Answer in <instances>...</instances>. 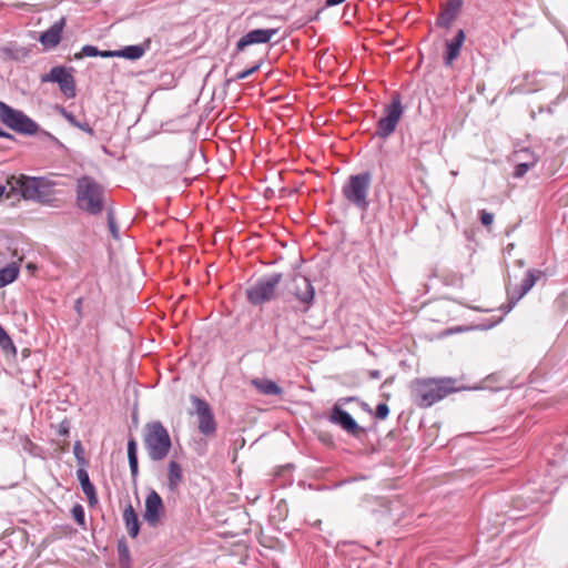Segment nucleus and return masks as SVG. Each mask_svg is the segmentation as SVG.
<instances>
[{
  "instance_id": "f257e3e1",
  "label": "nucleus",
  "mask_w": 568,
  "mask_h": 568,
  "mask_svg": "<svg viewBox=\"0 0 568 568\" xmlns=\"http://www.w3.org/2000/svg\"><path fill=\"white\" fill-rule=\"evenodd\" d=\"M458 390L457 382L452 378H419L412 383L413 399L424 408Z\"/></svg>"
},
{
  "instance_id": "f03ea898",
  "label": "nucleus",
  "mask_w": 568,
  "mask_h": 568,
  "mask_svg": "<svg viewBox=\"0 0 568 568\" xmlns=\"http://www.w3.org/2000/svg\"><path fill=\"white\" fill-rule=\"evenodd\" d=\"M12 191L20 192L24 200H32L41 204L51 205L55 200L57 183L47 178H31L27 175H12L8 180Z\"/></svg>"
},
{
  "instance_id": "7ed1b4c3",
  "label": "nucleus",
  "mask_w": 568,
  "mask_h": 568,
  "mask_svg": "<svg viewBox=\"0 0 568 568\" xmlns=\"http://www.w3.org/2000/svg\"><path fill=\"white\" fill-rule=\"evenodd\" d=\"M103 187L92 178L82 176L77 183V205L90 214H98L103 210Z\"/></svg>"
},
{
  "instance_id": "20e7f679",
  "label": "nucleus",
  "mask_w": 568,
  "mask_h": 568,
  "mask_svg": "<svg viewBox=\"0 0 568 568\" xmlns=\"http://www.w3.org/2000/svg\"><path fill=\"white\" fill-rule=\"evenodd\" d=\"M144 445L152 460L164 459L171 449V438L166 428L160 422L146 424Z\"/></svg>"
},
{
  "instance_id": "39448f33",
  "label": "nucleus",
  "mask_w": 568,
  "mask_h": 568,
  "mask_svg": "<svg viewBox=\"0 0 568 568\" xmlns=\"http://www.w3.org/2000/svg\"><path fill=\"white\" fill-rule=\"evenodd\" d=\"M369 187L371 175L366 172L351 175L343 185L342 193L351 204L364 212L368 207L367 195Z\"/></svg>"
},
{
  "instance_id": "423d86ee",
  "label": "nucleus",
  "mask_w": 568,
  "mask_h": 568,
  "mask_svg": "<svg viewBox=\"0 0 568 568\" xmlns=\"http://www.w3.org/2000/svg\"><path fill=\"white\" fill-rule=\"evenodd\" d=\"M404 113L402 100L398 94L393 95L389 103L383 108V114L377 121L375 135L381 139H386L392 135Z\"/></svg>"
},
{
  "instance_id": "0eeeda50",
  "label": "nucleus",
  "mask_w": 568,
  "mask_h": 568,
  "mask_svg": "<svg viewBox=\"0 0 568 568\" xmlns=\"http://www.w3.org/2000/svg\"><path fill=\"white\" fill-rule=\"evenodd\" d=\"M0 119L8 128L18 133L33 135L39 131L37 122L2 101H0Z\"/></svg>"
},
{
  "instance_id": "6e6552de",
  "label": "nucleus",
  "mask_w": 568,
  "mask_h": 568,
  "mask_svg": "<svg viewBox=\"0 0 568 568\" xmlns=\"http://www.w3.org/2000/svg\"><path fill=\"white\" fill-rule=\"evenodd\" d=\"M281 274H272L257 281L246 292L247 300L254 305L271 301L281 282Z\"/></svg>"
},
{
  "instance_id": "1a4fd4ad",
  "label": "nucleus",
  "mask_w": 568,
  "mask_h": 568,
  "mask_svg": "<svg viewBox=\"0 0 568 568\" xmlns=\"http://www.w3.org/2000/svg\"><path fill=\"white\" fill-rule=\"evenodd\" d=\"M197 416L199 432L204 436H213L216 433V422L210 404L197 396L190 397Z\"/></svg>"
},
{
  "instance_id": "9d476101",
  "label": "nucleus",
  "mask_w": 568,
  "mask_h": 568,
  "mask_svg": "<svg viewBox=\"0 0 568 568\" xmlns=\"http://www.w3.org/2000/svg\"><path fill=\"white\" fill-rule=\"evenodd\" d=\"M42 82H54L59 84L60 91L67 98L75 97V81L72 73L64 67H54L49 73L41 77Z\"/></svg>"
},
{
  "instance_id": "9b49d317",
  "label": "nucleus",
  "mask_w": 568,
  "mask_h": 568,
  "mask_svg": "<svg viewBox=\"0 0 568 568\" xmlns=\"http://www.w3.org/2000/svg\"><path fill=\"white\" fill-rule=\"evenodd\" d=\"M165 516V508L161 496L155 491L151 490L144 504L143 518L150 527H158L162 524Z\"/></svg>"
},
{
  "instance_id": "f8f14e48",
  "label": "nucleus",
  "mask_w": 568,
  "mask_h": 568,
  "mask_svg": "<svg viewBox=\"0 0 568 568\" xmlns=\"http://www.w3.org/2000/svg\"><path fill=\"white\" fill-rule=\"evenodd\" d=\"M277 33V29H255L244 34L236 43V49L243 51L252 44L267 43Z\"/></svg>"
},
{
  "instance_id": "ddd939ff",
  "label": "nucleus",
  "mask_w": 568,
  "mask_h": 568,
  "mask_svg": "<svg viewBox=\"0 0 568 568\" xmlns=\"http://www.w3.org/2000/svg\"><path fill=\"white\" fill-rule=\"evenodd\" d=\"M462 11V0H447L440 8L437 24L449 28Z\"/></svg>"
},
{
  "instance_id": "4468645a",
  "label": "nucleus",
  "mask_w": 568,
  "mask_h": 568,
  "mask_svg": "<svg viewBox=\"0 0 568 568\" xmlns=\"http://www.w3.org/2000/svg\"><path fill=\"white\" fill-rule=\"evenodd\" d=\"M462 49V29H459L452 39L444 42L442 58L446 67H452L454 61L459 57Z\"/></svg>"
},
{
  "instance_id": "2eb2a0df",
  "label": "nucleus",
  "mask_w": 568,
  "mask_h": 568,
  "mask_svg": "<svg viewBox=\"0 0 568 568\" xmlns=\"http://www.w3.org/2000/svg\"><path fill=\"white\" fill-rule=\"evenodd\" d=\"M64 26L65 19L61 18L59 21L54 22L47 31H44L40 36V42L45 48H54L55 45H58L61 40Z\"/></svg>"
},
{
  "instance_id": "dca6fc26",
  "label": "nucleus",
  "mask_w": 568,
  "mask_h": 568,
  "mask_svg": "<svg viewBox=\"0 0 568 568\" xmlns=\"http://www.w3.org/2000/svg\"><path fill=\"white\" fill-rule=\"evenodd\" d=\"M295 296L304 304L310 305L314 300V287L305 276L294 278Z\"/></svg>"
},
{
  "instance_id": "f3484780",
  "label": "nucleus",
  "mask_w": 568,
  "mask_h": 568,
  "mask_svg": "<svg viewBox=\"0 0 568 568\" xmlns=\"http://www.w3.org/2000/svg\"><path fill=\"white\" fill-rule=\"evenodd\" d=\"M331 420L351 434H355L358 429V425L354 418L346 410L339 407H334Z\"/></svg>"
},
{
  "instance_id": "a211bd4d",
  "label": "nucleus",
  "mask_w": 568,
  "mask_h": 568,
  "mask_svg": "<svg viewBox=\"0 0 568 568\" xmlns=\"http://www.w3.org/2000/svg\"><path fill=\"white\" fill-rule=\"evenodd\" d=\"M77 477L87 496L88 503L91 506L95 505L98 503L97 491L93 484L90 481L88 471L84 468H79L77 470Z\"/></svg>"
},
{
  "instance_id": "6ab92c4d",
  "label": "nucleus",
  "mask_w": 568,
  "mask_h": 568,
  "mask_svg": "<svg viewBox=\"0 0 568 568\" xmlns=\"http://www.w3.org/2000/svg\"><path fill=\"white\" fill-rule=\"evenodd\" d=\"M251 384L262 395L280 396L283 393V389L275 382L267 378H253Z\"/></svg>"
},
{
  "instance_id": "aec40b11",
  "label": "nucleus",
  "mask_w": 568,
  "mask_h": 568,
  "mask_svg": "<svg viewBox=\"0 0 568 568\" xmlns=\"http://www.w3.org/2000/svg\"><path fill=\"white\" fill-rule=\"evenodd\" d=\"M122 517L128 534L130 535V537L135 538L140 531V521L132 505L125 507Z\"/></svg>"
},
{
  "instance_id": "412c9836",
  "label": "nucleus",
  "mask_w": 568,
  "mask_h": 568,
  "mask_svg": "<svg viewBox=\"0 0 568 568\" xmlns=\"http://www.w3.org/2000/svg\"><path fill=\"white\" fill-rule=\"evenodd\" d=\"M183 483V470L179 463L171 460L168 465V487L176 491Z\"/></svg>"
},
{
  "instance_id": "4be33fe9",
  "label": "nucleus",
  "mask_w": 568,
  "mask_h": 568,
  "mask_svg": "<svg viewBox=\"0 0 568 568\" xmlns=\"http://www.w3.org/2000/svg\"><path fill=\"white\" fill-rule=\"evenodd\" d=\"M144 49L141 45H129L119 51H103L102 57H121L130 60H136L142 58Z\"/></svg>"
},
{
  "instance_id": "5701e85b",
  "label": "nucleus",
  "mask_w": 568,
  "mask_h": 568,
  "mask_svg": "<svg viewBox=\"0 0 568 568\" xmlns=\"http://www.w3.org/2000/svg\"><path fill=\"white\" fill-rule=\"evenodd\" d=\"M20 268L16 263L8 264L0 268V288L14 282L19 276Z\"/></svg>"
},
{
  "instance_id": "b1692460",
  "label": "nucleus",
  "mask_w": 568,
  "mask_h": 568,
  "mask_svg": "<svg viewBox=\"0 0 568 568\" xmlns=\"http://www.w3.org/2000/svg\"><path fill=\"white\" fill-rule=\"evenodd\" d=\"M118 556L121 568H131L130 550L124 541L118 544Z\"/></svg>"
},
{
  "instance_id": "393cba45",
  "label": "nucleus",
  "mask_w": 568,
  "mask_h": 568,
  "mask_svg": "<svg viewBox=\"0 0 568 568\" xmlns=\"http://www.w3.org/2000/svg\"><path fill=\"white\" fill-rule=\"evenodd\" d=\"M62 115L64 116V119L73 126L89 133L90 135H93L94 134V131L93 129L90 126V124L88 122H80L75 119V116L70 113V112H67L65 110L62 111Z\"/></svg>"
},
{
  "instance_id": "a878e982",
  "label": "nucleus",
  "mask_w": 568,
  "mask_h": 568,
  "mask_svg": "<svg viewBox=\"0 0 568 568\" xmlns=\"http://www.w3.org/2000/svg\"><path fill=\"white\" fill-rule=\"evenodd\" d=\"M536 278L534 273L529 272L521 282V292L518 298L523 297L535 284Z\"/></svg>"
},
{
  "instance_id": "bb28decb",
  "label": "nucleus",
  "mask_w": 568,
  "mask_h": 568,
  "mask_svg": "<svg viewBox=\"0 0 568 568\" xmlns=\"http://www.w3.org/2000/svg\"><path fill=\"white\" fill-rule=\"evenodd\" d=\"M0 346L2 348L13 347V342L4 331V328L0 325Z\"/></svg>"
},
{
  "instance_id": "cd10ccee",
  "label": "nucleus",
  "mask_w": 568,
  "mask_h": 568,
  "mask_svg": "<svg viewBox=\"0 0 568 568\" xmlns=\"http://www.w3.org/2000/svg\"><path fill=\"white\" fill-rule=\"evenodd\" d=\"M261 68V62H256L252 68L243 70L235 75V80H243L255 73Z\"/></svg>"
},
{
  "instance_id": "c85d7f7f",
  "label": "nucleus",
  "mask_w": 568,
  "mask_h": 568,
  "mask_svg": "<svg viewBox=\"0 0 568 568\" xmlns=\"http://www.w3.org/2000/svg\"><path fill=\"white\" fill-rule=\"evenodd\" d=\"M72 516L79 525L84 524V510L81 505H75L72 508Z\"/></svg>"
},
{
  "instance_id": "c756f323",
  "label": "nucleus",
  "mask_w": 568,
  "mask_h": 568,
  "mask_svg": "<svg viewBox=\"0 0 568 568\" xmlns=\"http://www.w3.org/2000/svg\"><path fill=\"white\" fill-rule=\"evenodd\" d=\"M102 53L103 52L99 51L98 48L93 45H84L81 50L82 57H102Z\"/></svg>"
},
{
  "instance_id": "7c9ffc66",
  "label": "nucleus",
  "mask_w": 568,
  "mask_h": 568,
  "mask_svg": "<svg viewBox=\"0 0 568 568\" xmlns=\"http://www.w3.org/2000/svg\"><path fill=\"white\" fill-rule=\"evenodd\" d=\"M389 414V408L386 404L381 403L376 406L375 416L378 419H385Z\"/></svg>"
},
{
  "instance_id": "2f4dec72",
  "label": "nucleus",
  "mask_w": 568,
  "mask_h": 568,
  "mask_svg": "<svg viewBox=\"0 0 568 568\" xmlns=\"http://www.w3.org/2000/svg\"><path fill=\"white\" fill-rule=\"evenodd\" d=\"M73 453L80 464H84L83 447L81 442H77L73 446Z\"/></svg>"
},
{
  "instance_id": "473e14b6",
  "label": "nucleus",
  "mask_w": 568,
  "mask_h": 568,
  "mask_svg": "<svg viewBox=\"0 0 568 568\" xmlns=\"http://www.w3.org/2000/svg\"><path fill=\"white\" fill-rule=\"evenodd\" d=\"M534 163L529 164V163H520L516 166L515 169V172H514V176L516 178H521L524 174H526V172L530 169V166L532 165Z\"/></svg>"
},
{
  "instance_id": "72a5a7b5",
  "label": "nucleus",
  "mask_w": 568,
  "mask_h": 568,
  "mask_svg": "<svg viewBox=\"0 0 568 568\" xmlns=\"http://www.w3.org/2000/svg\"><path fill=\"white\" fill-rule=\"evenodd\" d=\"M480 221H481L483 225L488 227L494 222V215L489 212L481 211L480 212Z\"/></svg>"
},
{
  "instance_id": "f704fd0d",
  "label": "nucleus",
  "mask_w": 568,
  "mask_h": 568,
  "mask_svg": "<svg viewBox=\"0 0 568 568\" xmlns=\"http://www.w3.org/2000/svg\"><path fill=\"white\" fill-rule=\"evenodd\" d=\"M128 457H136V443L134 439H130L128 443Z\"/></svg>"
},
{
  "instance_id": "c9c22d12",
  "label": "nucleus",
  "mask_w": 568,
  "mask_h": 568,
  "mask_svg": "<svg viewBox=\"0 0 568 568\" xmlns=\"http://www.w3.org/2000/svg\"><path fill=\"white\" fill-rule=\"evenodd\" d=\"M131 473L133 476L138 474V457L129 458Z\"/></svg>"
},
{
  "instance_id": "e433bc0d",
  "label": "nucleus",
  "mask_w": 568,
  "mask_h": 568,
  "mask_svg": "<svg viewBox=\"0 0 568 568\" xmlns=\"http://www.w3.org/2000/svg\"><path fill=\"white\" fill-rule=\"evenodd\" d=\"M109 226H110V231H111L112 235L114 237H118V230L115 227V224H114V221L112 220V217H109Z\"/></svg>"
},
{
  "instance_id": "4c0bfd02",
  "label": "nucleus",
  "mask_w": 568,
  "mask_h": 568,
  "mask_svg": "<svg viewBox=\"0 0 568 568\" xmlns=\"http://www.w3.org/2000/svg\"><path fill=\"white\" fill-rule=\"evenodd\" d=\"M368 375L372 379H379L382 377V373L377 369L369 371Z\"/></svg>"
},
{
  "instance_id": "58836bf2",
  "label": "nucleus",
  "mask_w": 568,
  "mask_h": 568,
  "mask_svg": "<svg viewBox=\"0 0 568 568\" xmlns=\"http://www.w3.org/2000/svg\"><path fill=\"white\" fill-rule=\"evenodd\" d=\"M59 434L62 436H67L69 434V427L64 423L60 425Z\"/></svg>"
},
{
  "instance_id": "ea45409f",
  "label": "nucleus",
  "mask_w": 568,
  "mask_h": 568,
  "mask_svg": "<svg viewBox=\"0 0 568 568\" xmlns=\"http://www.w3.org/2000/svg\"><path fill=\"white\" fill-rule=\"evenodd\" d=\"M345 0H326V6L333 7L343 3Z\"/></svg>"
},
{
  "instance_id": "a19ab883",
  "label": "nucleus",
  "mask_w": 568,
  "mask_h": 568,
  "mask_svg": "<svg viewBox=\"0 0 568 568\" xmlns=\"http://www.w3.org/2000/svg\"><path fill=\"white\" fill-rule=\"evenodd\" d=\"M0 136L1 138H9L10 135L6 132H3L1 129H0Z\"/></svg>"
},
{
  "instance_id": "79ce46f5",
  "label": "nucleus",
  "mask_w": 568,
  "mask_h": 568,
  "mask_svg": "<svg viewBox=\"0 0 568 568\" xmlns=\"http://www.w3.org/2000/svg\"><path fill=\"white\" fill-rule=\"evenodd\" d=\"M4 191H6V187L0 184V197H2Z\"/></svg>"
},
{
  "instance_id": "37998d69",
  "label": "nucleus",
  "mask_w": 568,
  "mask_h": 568,
  "mask_svg": "<svg viewBox=\"0 0 568 568\" xmlns=\"http://www.w3.org/2000/svg\"><path fill=\"white\" fill-rule=\"evenodd\" d=\"M80 305H81V300H78L77 301V308H78V311H80Z\"/></svg>"
},
{
  "instance_id": "c03bdc74",
  "label": "nucleus",
  "mask_w": 568,
  "mask_h": 568,
  "mask_svg": "<svg viewBox=\"0 0 568 568\" xmlns=\"http://www.w3.org/2000/svg\"><path fill=\"white\" fill-rule=\"evenodd\" d=\"M491 325H493V324H489V325L483 324V325H481V327H484V328H488V327H490Z\"/></svg>"
}]
</instances>
